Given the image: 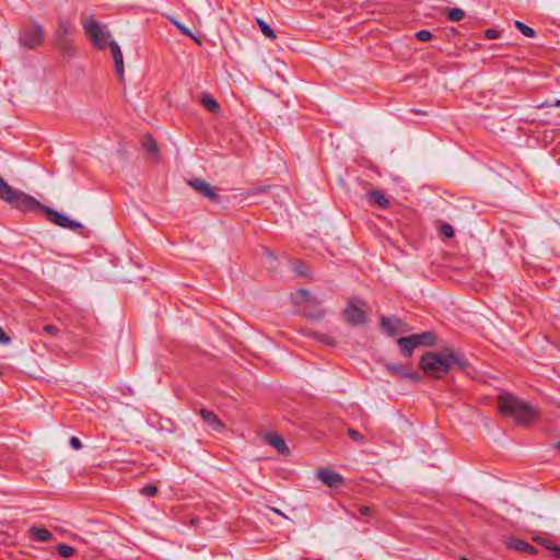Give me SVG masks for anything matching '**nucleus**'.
Returning a JSON list of instances; mask_svg holds the SVG:
<instances>
[{
    "mask_svg": "<svg viewBox=\"0 0 560 560\" xmlns=\"http://www.w3.org/2000/svg\"><path fill=\"white\" fill-rule=\"evenodd\" d=\"M499 32L494 28H488L486 32H485V36L486 38L488 39H494V38H498L499 37Z\"/></svg>",
    "mask_w": 560,
    "mask_h": 560,
    "instance_id": "obj_38",
    "label": "nucleus"
},
{
    "mask_svg": "<svg viewBox=\"0 0 560 560\" xmlns=\"http://www.w3.org/2000/svg\"><path fill=\"white\" fill-rule=\"evenodd\" d=\"M268 442L272 445L280 454H288L289 447L285 441L279 434H271L268 436Z\"/></svg>",
    "mask_w": 560,
    "mask_h": 560,
    "instance_id": "obj_19",
    "label": "nucleus"
},
{
    "mask_svg": "<svg viewBox=\"0 0 560 560\" xmlns=\"http://www.w3.org/2000/svg\"><path fill=\"white\" fill-rule=\"evenodd\" d=\"M454 365L460 371H466L469 368V362L463 354L451 349L427 352L421 355L419 361L420 369L427 375L435 378H442Z\"/></svg>",
    "mask_w": 560,
    "mask_h": 560,
    "instance_id": "obj_2",
    "label": "nucleus"
},
{
    "mask_svg": "<svg viewBox=\"0 0 560 560\" xmlns=\"http://www.w3.org/2000/svg\"><path fill=\"white\" fill-rule=\"evenodd\" d=\"M10 341H11V338L0 327V343L8 345Z\"/></svg>",
    "mask_w": 560,
    "mask_h": 560,
    "instance_id": "obj_40",
    "label": "nucleus"
},
{
    "mask_svg": "<svg viewBox=\"0 0 560 560\" xmlns=\"http://www.w3.org/2000/svg\"><path fill=\"white\" fill-rule=\"evenodd\" d=\"M397 345L405 357H411L413 350L418 348L412 336L398 338Z\"/></svg>",
    "mask_w": 560,
    "mask_h": 560,
    "instance_id": "obj_16",
    "label": "nucleus"
},
{
    "mask_svg": "<svg viewBox=\"0 0 560 560\" xmlns=\"http://www.w3.org/2000/svg\"><path fill=\"white\" fill-rule=\"evenodd\" d=\"M200 413V417L202 418V420L213 430L215 431H221L223 429V423L222 421L219 419V417L210 411V410H207V409H200L199 411Z\"/></svg>",
    "mask_w": 560,
    "mask_h": 560,
    "instance_id": "obj_13",
    "label": "nucleus"
},
{
    "mask_svg": "<svg viewBox=\"0 0 560 560\" xmlns=\"http://www.w3.org/2000/svg\"><path fill=\"white\" fill-rule=\"evenodd\" d=\"M550 550L552 551L555 557L560 558V546H552Z\"/></svg>",
    "mask_w": 560,
    "mask_h": 560,
    "instance_id": "obj_41",
    "label": "nucleus"
},
{
    "mask_svg": "<svg viewBox=\"0 0 560 560\" xmlns=\"http://www.w3.org/2000/svg\"><path fill=\"white\" fill-rule=\"evenodd\" d=\"M56 549H57V552L59 553V556H61L62 558H71L77 552L73 547L66 545V544L57 545Z\"/></svg>",
    "mask_w": 560,
    "mask_h": 560,
    "instance_id": "obj_23",
    "label": "nucleus"
},
{
    "mask_svg": "<svg viewBox=\"0 0 560 560\" xmlns=\"http://www.w3.org/2000/svg\"><path fill=\"white\" fill-rule=\"evenodd\" d=\"M69 443L73 450L78 451L82 448V443L77 436H71Z\"/></svg>",
    "mask_w": 560,
    "mask_h": 560,
    "instance_id": "obj_36",
    "label": "nucleus"
},
{
    "mask_svg": "<svg viewBox=\"0 0 560 560\" xmlns=\"http://www.w3.org/2000/svg\"><path fill=\"white\" fill-rule=\"evenodd\" d=\"M404 378H408V380H411L413 382H419L421 380V376H420L419 373L410 371L409 369H407V375H405Z\"/></svg>",
    "mask_w": 560,
    "mask_h": 560,
    "instance_id": "obj_35",
    "label": "nucleus"
},
{
    "mask_svg": "<svg viewBox=\"0 0 560 560\" xmlns=\"http://www.w3.org/2000/svg\"><path fill=\"white\" fill-rule=\"evenodd\" d=\"M323 315H324V313H323V312H319V313H318V315L316 316V318H322V317H323Z\"/></svg>",
    "mask_w": 560,
    "mask_h": 560,
    "instance_id": "obj_42",
    "label": "nucleus"
},
{
    "mask_svg": "<svg viewBox=\"0 0 560 560\" xmlns=\"http://www.w3.org/2000/svg\"><path fill=\"white\" fill-rule=\"evenodd\" d=\"M44 31L43 27L34 23L30 27L24 28L20 34V44L27 48H35L43 42Z\"/></svg>",
    "mask_w": 560,
    "mask_h": 560,
    "instance_id": "obj_6",
    "label": "nucleus"
},
{
    "mask_svg": "<svg viewBox=\"0 0 560 560\" xmlns=\"http://www.w3.org/2000/svg\"><path fill=\"white\" fill-rule=\"evenodd\" d=\"M465 18V12L460 8L447 9V19L452 22L462 21Z\"/></svg>",
    "mask_w": 560,
    "mask_h": 560,
    "instance_id": "obj_25",
    "label": "nucleus"
},
{
    "mask_svg": "<svg viewBox=\"0 0 560 560\" xmlns=\"http://www.w3.org/2000/svg\"><path fill=\"white\" fill-rule=\"evenodd\" d=\"M381 327L388 336H397L407 331V325L397 317L383 316Z\"/></svg>",
    "mask_w": 560,
    "mask_h": 560,
    "instance_id": "obj_7",
    "label": "nucleus"
},
{
    "mask_svg": "<svg viewBox=\"0 0 560 560\" xmlns=\"http://www.w3.org/2000/svg\"><path fill=\"white\" fill-rule=\"evenodd\" d=\"M440 233L446 238L454 237V229L450 223H442L440 226Z\"/></svg>",
    "mask_w": 560,
    "mask_h": 560,
    "instance_id": "obj_27",
    "label": "nucleus"
},
{
    "mask_svg": "<svg viewBox=\"0 0 560 560\" xmlns=\"http://www.w3.org/2000/svg\"><path fill=\"white\" fill-rule=\"evenodd\" d=\"M386 371L390 373L392 375L399 376L401 378L407 375V366L402 364H395V363H385L384 364Z\"/></svg>",
    "mask_w": 560,
    "mask_h": 560,
    "instance_id": "obj_21",
    "label": "nucleus"
},
{
    "mask_svg": "<svg viewBox=\"0 0 560 560\" xmlns=\"http://www.w3.org/2000/svg\"><path fill=\"white\" fill-rule=\"evenodd\" d=\"M188 185L198 194L202 195L209 200L214 202L219 201V195L215 192L214 188L209 183L202 179L195 178L189 180Z\"/></svg>",
    "mask_w": 560,
    "mask_h": 560,
    "instance_id": "obj_8",
    "label": "nucleus"
},
{
    "mask_svg": "<svg viewBox=\"0 0 560 560\" xmlns=\"http://www.w3.org/2000/svg\"><path fill=\"white\" fill-rule=\"evenodd\" d=\"M173 24L180 31L182 34L196 39V36L191 33L189 28H187L185 25H183L180 22L176 20H172Z\"/></svg>",
    "mask_w": 560,
    "mask_h": 560,
    "instance_id": "obj_29",
    "label": "nucleus"
},
{
    "mask_svg": "<svg viewBox=\"0 0 560 560\" xmlns=\"http://www.w3.org/2000/svg\"><path fill=\"white\" fill-rule=\"evenodd\" d=\"M359 513L361 516H372L374 513V510L371 506H361L359 509Z\"/></svg>",
    "mask_w": 560,
    "mask_h": 560,
    "instance_id": "obj_37",
    "label": "nucleus"
},
{
    "mask_svg": "<svg viewBox=\"0 0 560 560\" xmlns=\"http://www.w3.org/2000/svg\"><path fill=\"white\" fill-rule=\"evenodd\" d=\"M515 27L526 37L534 38L536 36V32L530 26L524 24L521 21H515Z\"/></svg>",
    "mask_w": 560,
    "mask_h": 560,
    "instance_id": "obj_24",
    "label": "nucleus"
},
{
    "mask_svg": "<svg viewBox=\"0 0 560 560\" xmlns=\"http://www.w3.org/2000/svg\"><path fill=\"white\" fill-rule=\"evenodd\" d=\"M71 31L72 24L70 22L66 20H59L55 42L60 49L67 50L69 48L68 35Z\"/></svg>",
    "mask_w": 560,
    "mask_h": 560,
    "instance_id": "obj_9",
    "label": "nucleus"
},
{
    "mask_svg": "<svg viewBox=\"0 0 560 560\" xmlns=\"http://www.w3.org/2000/svg\"><path fill=\"white\" fill-rule=\"evenodd\" d=\"M313 337H314L317 341H319V342H322V343H324V345H327V346H329V347H335V346H336V341H335V339H334L332 337H330V336L326 335V334L314 332V334H313Z\"/></svg>",
    "mask_w": 560,
    "mask_h": 560,
    "instance_id": "obj_26",
    "label": "nucleus"
},
{
    "mask_svg": "<svg viewBox=\"0 0 560 560\" xmlns=\"http://www.w3.org/2000/svg\"><path fill=\"white\" fill-rule=\"evenodd\" d=\"M0 199L8 202L11 207L26 212L40 211L47 219L57 226L63 228L67 222V215L56 211L52 208L42 205L37 199L26 192L11 187L0 175Z\"/></svg>",
    "mask_w": 560,
    "mask_h": 560,
    "instance_id": "obj_1",
    "label": "nucleus"
},
{
    "mask_svg": "<svg viewBox=\"0 0 560 560\" xmlns=\"http://www.w3.org/2000/svg\"><path fill=\"white\" fill-rule=\"evenodd\" d=\"M365 303L363 300L353 298L348 302V306L343 311L345 319L352 326H359L366 322Z\"/></svg>",
    "mask_w": 560,
    "mask_h": 560,
    "instance_id": "obj_5",
    "label": "nucleus"
},
{
    "mask_svg": "<svg viewBox=\"0 0 560 560\" xmlns=\"http://www.w3.org/2000/svg\"><path fill=\"white\" fill-rule=\"evenodd\" d=\"M366 197L370 201L374 202L382 209H387L390 206V202L385 196V194L378 189L370 190L366 194Z\"/></svg>",
    "mask_w": 560,
    "mask_h": 560,
    "instance_id": "obj_15",
    "label": "nucleus"
},
{
    "mask_svg": "<svg viewBox=\"0 0 560 560\" xmlns=\"http://www.w3.org/2000/svg\"><path fill=\"white\" fill-rule=\"evenodd\" d=\"M63 229H68L71 231H77L79 229H82V224L78 221L71 220L69 217H67V222H65Z\"/></svg>",
    "mask_w": 560,
    "mask_h": 560,
    "instance_id": "obj_32",
    "label": "nucleus"
},
{
    "mask_svg": "<svg viewBox=\"0 0 560 560\" xmlns=\"http://www.w3.org/2000/svg\"><path fill=\"white\" fill-rule=\"evenodd\" d=\"M506 545L509 548H511L515 551H518V552H524V553H529V555H536L538 552V550L535 546H533L529 542L522 540V539H510L506 542Z\"/></svg>",
    "mask_w": 560,
    "mask_h": 560,
    "instance_id": "obj_12",
    "label": "nucleus"
},
{
    "mask_svg": "<svg viewBox=\"0 0 560 560\" xmlns=\"http://www.w3.org/2000/svg\"><path fill=\"white\" fill-rule=\"evenodd\" d=\"M417 347H431L436 342V336L433 331L427 330L420 334L411 335Z\"/></svg>",
    "mask_w": 560,
    "mask_h": 560,
    "instance_id": "obj_14",
    "label": "nucleus"
},
{
    "mask_svg": "<svg viewBox=\"0 0 560 560\" xmlns=\"http://www.w3.org/2000/svg\"><path fill=\"white\" fill-rule=\"evenodd\" d=\"M43 331L48 335L56 336L59 332V328L55 325H45L43 327Z\"/></svg>",
    "mask_w": 560,
    "mask_h": 560,
    "instance_id": "obj_34",
    "label": "nucleus"
},
{
    "mask_svg": "<svg viewBox=\"0 0 560 560\" xmlns=\"http://www.w3.org/2000/svg\"><path fill=\"white\" fill-rule=\"evenodd\" d=\"M295 271L299 276L306 277L308 275V269L303 264L295 266Z\"/></svg>",
    "mask_w": 560,
    "mask_h": 560,
    "instance_id": "obj_39",
    "label": "nucleus"
},
{
    "mask_svg": "<svg viewBox=\"0 0 560 560\" xmlns=\"http://www.w3.org/2000/svg\"><path fill=\"white\" fill-rule=\"evenodd\" d=\"M142 148L152 156L159 155V147L151 135H145L141 140Z\"/></svg>",
    "mask_w": 560,
    "mask_h": 560,
    "instance_id": "obj_18",
    "label": "nucleus"
},
{
    "mask_svg": "<svg viewBox=\"0 0 560 560\" xmlns=\"http://www.w3.org/2000/svg\"><path fill=\"white\" fill-rule=\"evenodd\" d=\"M107 46L109 47L114 59L116 73L121 80L124 78V57L120 47L115 40H112Z\"/></svg>",
    "mask_w": 560,
    "mask_h": 560,
    "instance_id": "obj_11",
    "label": "nucleus"
},
{
    "mask_svg": "<svg viewBox=\"0 0 560 560\" xmlns=\"http://www.w3.org/2000/svg\"><path fill=\"white\" fill-rule=\"evenodd\" d=\"M257 24L261 31V33L267 37V38H270V39H275L277 38V35L275 33V31L272 30V27L267 23L265 22L264 20L261 19H257Z\"/></svg>",
    "mask_w": 560,
    "mask_h": 560,
    "instance_id": "obj_22",
    "label": "nucleus"
},
{
    "mask_svg": "<svg viewBox=\"0 0 560 560\" xmlns=\"http://www.w3.org/2000/svg\"><path fill=\"white\" fill-rule=\"evenodd\" d=\"M555 106L560 107V100L555 103Z\"/></svg>",
    "mask_w": 560,
    "mask_h": 560,
    "instance_id": "obj_43",
    "label": "nucleus"
},
{
    "mask_svg": "<svg viewBox=\"0 0 560 560\" xmlns=\"http://www.w3.org/2000/svg\"><path fill=\"white\" fill-rule=\"evenodd\" d=\"M158 491V487L154 485H147L140 489V493L147 497H154Z\"/></svg>",
    "mask_w": 560,
    "mask_h": 560,
    "instance_id": "obj_28",
    "label": "nucleus"
},
{
    "mask_svg": "<svg viewBox=\"0 0 560 560\" xmlns=\"http://www.w3.org/2000/svg\"><path fill=\"white\" fill-rule=\"evenodd\" d=\"M200 102L211 113H218L220 109L219 103L207 93L201 95Z\"/></svg>",
    "mask_w": 560,
    "mask_h": 560,
    "instance_id": "obj_20",
    "label": "nucleus"
},
{
    "mask_svg": "<svg viewBox=\"0 0 560 560\" xmlns=\"http://www.w3.org/2000/svg\"><path fill=\"white\" fill-rule=\"evenodd\" d=\"M557 450L560 451V442L557 444Z\"/></svg>",
    "mask_w": 560,
    "mask_h": 560,
    "instance_id": "obj_44",
    "label": "nucleus"
},
{
    "mask_svg": "<svg viewBox=\"0 0 560 560\" xmlns=\"http://www.w3.org/2000/svg\"><path fill=\"white\" fill-rule=\"evenodd\" d=\"M317 477L323 483L330 488H337L343 481V478L340 474L332 471L328 468L319 469L317 471Z\"/></svg>",
    "mask_w": 560,
    "mask_h": 560,
    "instance_id": "obj_10",
    "label": "nucleus"
},
{
    "mask_svg": "<svg viewBox=\"0 0 560 560\" xmlns=\"http://www.w3.org/2000/svg\"><path fill=\"white\" fill-rule=\"evenodd\" d=\"M416 38L420 42H429L432 38V33L428 30H421L416 33Z\"/></svg>",
    "mask_w": 560,
    "mask_h": 560,
    "instance_id": "obj_31",
    "label": "nucleus"
},
{
    "mask_svg": "<svg viewBox=\"0 0 560 560\" xmlns=\"http://www.w3.org/2000/svg\"><path fill=\"white\" fill-rule=\"evenodd\" d=\"M347 433H348L349 438L354 442H358V443L365 442L364 436L359 431H357L354 429H348Z\"/></svg>",
    "mask_w": 560,
    "mask_h": 560,
    "instance_id": "obj_30",
    "label": "nucleus"
},
{
    "mask_svg": "<svg viewBox=\"0 0 560 560\" xmlns=\"http://www.w3.org/2000/svg\"><path fill=\"white\" fill-rule=\"evenodd\" d=\"M30 535L36 541L44 542L52 539V534L48 529L38 526H32L30 528Z\"/></svg>",
    "mask_w": 560,
    "mask_h": 560,
    "instance_id": "obj_17",
    "label": "nucleus"
},
{
    "mask_svg": "<svg viewBox=\"0 0 560 560\" xmlns=\"http://www.w3.org/2000/svg\"><path fill=\"white\" fill-rule=\"evenodd\" d=\"M82 26L89 38L98 49H104L112 42L110 33L105 31L93 16L88 18L82 23Z\"/></svg>",
    "mask_w": 560,
    "mask_h": 560,
    "instance_id": "obj_4",
    "label": "nucleus"
},
{
    "mask_svg": "<svg viewBox=\"0 0 560 560\" xmlns=\"http://www.w3.org/2000/svg\"><path fill=\"white\" fill-rule=\"evenodd\" d=\"M296 296L300 301H305V302H310L313 298H312V294L310 293V291L305 290V289H300L296 291Z\"/></svg>",
    "mask_w": 560,
    "mask_h": 560,
    "instance_id": "obj_33",
    "label": "nucleus"
},
{
    "mask_svg": "<svg viewBox=\"0 0 560 560\" xmlns=\"http://www.w3.org/2000/svg\"><path fill=\"white\" fill-rule=\"evenodd\" d=\"M498 407L502 415L513 418L520 425H529L534 423L538 417L536 408L508 393L498 397Z\"/></svg>",
    "mask_w": 560,
    "mask_h": 560,
    "instance_id": "obj_3",
    "label": "nucleus"
}]
</instances>
